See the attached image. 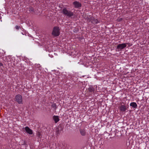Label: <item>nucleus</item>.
<instances>
[{"instance_id":"nucleus-13","label":"nucleus","mask_w":149,"mask_h":149,"mask_svg":"<svg viewBox=\"0 0 149 149\" xmlns=\"http://www.w3.org/2000/svg\"><path fill=\"white\" fill-rule=\"evenodd\" d=\"M56 132L57 135L59 134L60 133V130H59V127L56 129Z\"/></svg>"},{"instance_id":"nucleus-1","label":"nucleus","mask_w":149,"mask_h":149,"mask_svg":"<svg viewBox=\"0 0 149 149\" xmlns=\"http://www.w3.org/2000/svg\"><path fill=\"white\" fill-rule=\"evenodd\" d=\"M62 13L64 15L69 17H71L74 15L73 13L70 10H68L66 8L63 9Z\"/></svg>"},{"instance_id":"nucleus-4","label":"nucleus","mask_w":149,"mask_h":149,"mask_svg":"<svg viewBox=\"0 0 149 149\" xmlns=\"http://www.w3.org/2000/svg\"><path fill=\"white\" fill-rule=\"evenodd\" d=\"M127 43H123L119 44L117 46V49L119 50H121L125 47Z\"/></svg>"},{"instance_id":"nucleus-14","label":"nucleus","mask_w":149,"mask_h":149,"mask_svg":"<svg viewBox=\"0 0 149 149\" xmlns=\"http://www.w3.org/2000/svg\"><path fill=\"white\" fill-rule=\"evenodd\" d=\"M15 28L17 29L18 30L19 28H20V26H16L15 27Z\"/></svg>"},{"instance_id":"nucleus-12","label":"nucleus","mask_w":149,"mask_h":149,"mask_svg":"<svg viewBox=\"0 0 149 149\" xmlns=\"http://www.w3.org/2000/svg\"><path fill=\"white\" fill-rule=\"evenodd\" d=\"M130 106L133 107L134 108H136L137 107V105L136 103L133 102H132L130 104Z\"/></svg>"},{"instance_id":"nucleus-10","label":"nucleus","mask_w":149,"mask_h":149,"mask_svg":"<svg viewBox=\"0 0 149 149\" xmlns=\"http://www.w3.org/2000/svg\"><path fill=\"white\" fill-rule=\"evenodd\" d=\"M80 131L81 134L82 136H85L86 134V132L84 129L80 130Z\"/></svg>"},{"instance_id":"nucleus-3","label":"nucleus","mask_w":149,"mask_h":149,"mask_svg":"<svg viewBox=\"0 0 149 149\" xmlns=\"http://www.w3.org/2000/svg\"><path fill=\"white\" fill-rule=\"evenodd\" d=\"M15 100L19 104L22 103V96L18 94L16 95L15 97Z\"/></svg>"},{"instance_id":"nucleus-5","label":"nucleus","mask_w":149,"mask_h":149,"mask_svg":"<svg viewBox=\"0 0 149 149\" xmlns=\"http://www.w3.org/2000/svg\"><path fill=\"white\" fill-rule=\"evenodd\" d=\"M73 4L74 5V7L76 8L81 7V3L77 1L74 2Z\"/></svg>"},{"instance_id":"nucleus-6","label":"nucleus","mask_w":149,"mask_h":149,"mask_svg":"<svg viewBox=\"0 0 149 149\" xmlns=\"http://www.w3.org/2000/svg\"><path fill=\"white\" fill-rule=\"evenodd\" d=\"M128 107H127L125 105H121L119 107V109L121 111H125L127 110Z\"/></svg>"},{"instance_id":"nucleus-2","label":"nucleus","mask_w":149,"mask_h":149,"mask_svg":"<svg viewBox=\"0 0 149 149\" xmlns=\"http://www.w3.org/2000/svg\"><path fill=\"white\" fill-rule=\"evenodd\" d=\"M60 33V29L58 27L55 26L53 29L52 34L54 36H58Z\"/></svg>"},{"instance_id":"nucleus-9","label":"nucleus","mask_w":149,"mask_h":149,"mask_svg":"<svg viewBox=\"0 0 149 149\" xmlns=\"http://www.w3.org/2000/svg\"><path fill=\"white\" fill-rule=\"evenodd\" d=\"M53 118L55 123H57L59 120L58 116H53Z\"/></svg>"},{"instance_id":"nucleus-11","label":"nucleus","mask_w":149,"mask_h":149,"mask_svg":"<svg viewBox=\"0 0 149 149\" xmlns=\"http://www.w3.org/2000/svg\"><path fill=\"white\" fill-rule=\"evenodd\" d=\"M95 89L92 87H90L88 89V90L89 92H93L94 93V92L95 91Z\"/></svg>"},{"instance_id":"nucleus-15","label":"nucleus","mask_w":149,"mask_h":149,"mask_svg":"<svg viewBox=\"0 0 149 149\" xmlns=\"http://www.w3.org/2000/svg\"><path fill=\"white\" fill-rule=\"evenodd\" d=\"M122 18H119L117 19V21L118 22H120L122 20Z\"/></svg>"},{"instance_id":"nucleus-8","label":"nucleus","mask_w":149,"mask_h":149,"mask_svg":"<svg viewBox=\"0 0 149 149\" xmlns=\"http://www.w3.org/2000/svg\"><path fill=\"white\" fill-rule=\"evenodd\" d=\"M25 130L26 132L28 134H33V131L32 130L30 129L28 127H25Z\"/></svg>"},{"instance_id":"nucleus-7","label":"nucleus","mask_w":149,"mask_h":149,"mask_svg":"<svg viewBox=\"0 0 149 149\" xmlns=\"http://www.w3.org/2000/svg\"><path fill=\"white\" fill-rule=\"evenodd\" d=\"M91 21L92 23L94 24H97L99 22V21L97 19H95L93 17H91L90 18L89 21Z\"/></svg>"}]
</instances>
